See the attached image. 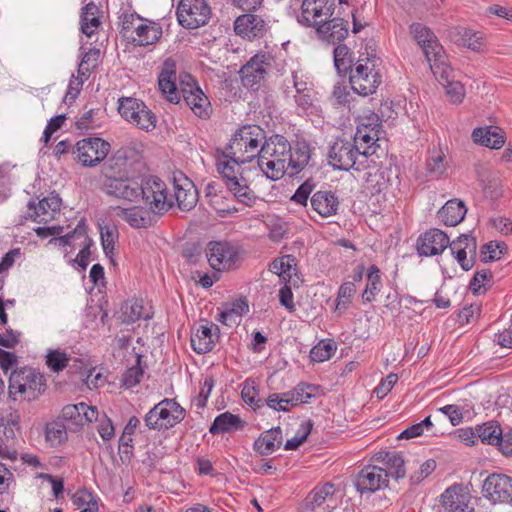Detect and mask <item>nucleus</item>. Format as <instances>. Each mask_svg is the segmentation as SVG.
Wrapping results in <instances>:
<instances>
[{
    "mask_svg": "<svg viewBox=\"0 0 512 512\" xmlns=\"http://www.w3.org/2000/svg\"><path fill=\"white\" fill-rule=\"evenodd\" d=\"M257 164L264 175L273 181L281 179L291 160V144L282 135H272L265 140L260 148Z\"/></svg>",
    "mask_w": 512,
    "mask_h": 512,
    "instance_id": "obj_1",
    "label": "nucleus"
},
{
    "mask_svg": "<svg viewBox=\"0 0 512 512\" xmlns=\"http://www.w3.org/2000/svg\"><path fill=\"white\" fill-rule=\"evenodd\" d=\"M267 140L265 131L257 125H247L240 128L226 148V157H235L242 163H247L260 156V148Z\"/></svg>",
    "mask_w": 512,
    "mask_h": 512,
    "instance_id": "obj_2",
    "label": "nucleus"
},
{
    "mask_svg": "<svg viewBox=\"0 0 512 512\" xmlns=\"http://www.w3.org/2000/svg\"><path fill=\"white\" fill-rule=\"evenodd\" d=\"M46 379L43 374L32 367H21L11 372L9 377L8 394L14 401L17 395L22 400L34 401L46 390Z\"/></svg>",
    "mask_w": 512,
    "mask_h": 512,
    "instance_id": "obj_3",
    "label": "nucleus"
},
{
    "mask_svg": "<svg viewBox=\"0 0 512 512\" xmlns=\"http://www.w3.org/2000/svg\"><path fill=\"white\" fill-rule=\"evenodd\" d=\"M373 147L368 146L360 151V146L347 140H337L328 153L329 164L334 169L361 171L370 167L368 157L373 155Z\"/></svg>",
    "mask_w": 512,
    "mask_h": 512,
    "instance_id": "obj_4",
    "label": "nucleus"
},
{
    "mask_svg": "<svg viewBox=\"0 0 512 512\" xmlns=\"http://www.w3.org/2000/svg\"><path fill=\"white\" fill-rule=\"evenodd\" d=\"M410 33L422 48L431 71H435L442 77L445 76L447 73V56L433 31L421 23H413L410 25Z\"/></svg>",
    "mask_w": 512,
    "mask_h": 512,
    "instance_id": "obj_5",
    "label": "nucleus"
},
{
    "mask_svg": "<svg viewBox=\"0 0 512 512\" xmlns=\"http://www.w3.org/2000/svg\"><path fill=\"white\" fill-rule=\"evenodd\" d=\"M118 112L132 125L139 129L149 131L156 126V116L144 102L132 97L119 99Z\"/></svg>",
    "mask_w": 512,
    "mask_h": 512,
    "instance_id": "obj_6",
    "label": "nucleus"
},
{
    "mask_svg": "<svg viewBox=\"0 0 512 512\" xmlns=\"http://www.w3.org/2000/svg\"><path fill=\"white\" fill-rule=\"evenodd\" d=\"M206 257L210 266L218 272L233 269L240 261L238 247L227 241L209 242Z\"/></svg>",
    "mask_w": 512,
    "mask_h": 512,
    "instance_id": "obj_7",
    "label": "nucleus"
},
{
    "mask_svg": "<svg viewBox=\"0 0 512 512\" xmlns=\"http://www.w3.org/2000/svg\"><path fill=\"white\" fill-rule=\"evenodd\" d=\"M180 93L186 105L196 116L203 119L210 117L212 112L210 101L190 74L180 75Z\"/></svg>",
    "mask_w": 512,
    "mask_h": 512,
    "instance_id": "obj_8",
    "label": "nucleus"
},
{
    "mask_svg": "<svg viewBox=\"0 0 512 512\" xmlns=\"http://www.w3.org/2000/svg\"><path fill=\"white\" fill-rule=\"evenodd\" d=\"M110 143L99 137L79 140L72 150L78 162L85 167H95L102 162L110 151Z\"/></svg>",
    "mask_w": 512,
    "mask_h": 512,
    "instance_id": "obj_9",
    "label": "nucleus"
},
{
    "mask_svg": "<svg viewBox=\"0 0 512 512\" xmlns=\"http://www.w3.org/2000/svg\"><path fill=\"white\" fill-rule=\"evenodd\" d=\"M176 14L181 26L196 29L207 24L211 9L205 0H181Z\"/></svg>",
    "mask_w": 512,
    "mask_h": 512,
    "instance_id": "obj_10",
    "label": "nucleus"
},
{
    "mask_svg": "<svg viewBox=\"0 0 512 512\" xmlns=\"http://www.w3.org/2000/svg\"><path fill=\"white\" fill-rule=\"evenodd\" d=\"M482 496L492 504L512 503V477L502 473H492L483 481Z\"/></svg>",
    "mask_w": 512,
    "mask_h": 512,
    "instance_id": "obj_11",
    "label": "nucleus"
},
{
    "mask_svg": "<svg viewBox=\"0 0 512 512\" xmlns=\"http://www.w3.org/2000/svg\"><path fill=\"white\" fill-rule=\"evenodd\" d=\"M271 62L272 56L268 53H259L253 56L240 70L243 85L257 90L270 70Z\"/></svg>",
    "mask_w": 512,
    "mask_h": 512,
    "instance_id": "obj_12",
    "label": "nucleus"
},
{
    "mask_svg": "<svg viewBox=\"0 0 512 512\" xmlns=\"http://www.w3.org/2000/svg\"><path fill=\"white\" fill-rule=\"evenodd\" d=\"M334 13V4L330 0H303L298 22L307 27L324 24Z\"/></svg>",
    "mask_w": 512,
    "mask_h": 512,
    "instance_id": "obj_13",
    "label": "nucleus"
},
{
    "mask_svg": "<svg viewBox=\"0 0 512 512\" xmlns=\"http://www.w3.org/2000/svg\"><path fill=\"white\" fill-rule=\"evenodd\" d=\"M350 83L353 90L363 96L373 94L381 83L380 76L369 65V59L365 63L358 62L354 70L350 72Z\"/></svg>",
    "mask_w": 512,
    "mask_h": 512,
    "instance_id": "obj_14",
    "label": "nucleus"
},
{
    "mask_svg": "<svg viewBox=\"0 0 512 512\" xmlns=\"http://www.w3.org/2000/svg\"><path fill=\"white\" fill-rule=\"evenodd\" d=\"M153 213L163 214L172 207L166 194V185L159 178H153L143 187L141 197Z\"/></svg>",
    "mask_w": 512,
    "mask_h": 512,
    "instance_id": "obj_15",
    "label": "nucleus"
},
{
    "mask_svg": "<svg viewBox=\"0 0 512 512\" xmlns=\"http://www.w3.org/2000/svg\"><path fill=\"white\" fill-rule=\"evenodd\" d=\"M102 191L109 196L129 202H136L143 193V186L126 177L114 180H103Z\"/></svg>",
    "mask_w": 512,
    "mask_h": 512,
    "instance_id": "obj_16",
    "label": "nucleus"
},
{
    "mask_svg": "<svg viewBox=\"0 0 512 512\" xmlns=\"http://www.w3.org/2000/svg\"><path fill=\"white\" fill-rule=\"evenodd\" d=\"M268 28L267 20L254 12H246L238 16L234 22L235 33L249 40L264 37Z\"/></svg>",
    "mask_w": 512,
    "mask_h": 512,
    "instance_id": "obj_17",
    "label": "nucleus"
},
{
    "mask_svg": "<svg viewBox=\"0 0 512 512\" xmlns=\"http://www.w3.org/2000/svg\"><path fill=\"white\" fill-rule=\"evenodd\" d=\"M388 475L385 469L376 465L364 467L356 476L355 486L363 493H373L388 486Z\"/></svg>",
    "mask_w": 512,
    "mask_h": 512,
    "instance_id": "obj_18",
    "label": "nucleus"
},
{
    "mask_svg": "<svg viewBox=\"0 0 512 512\" xmlns=\"http://www.w3.org/2000/svg\"><path fill=\"white\" fill-rule=\"evenodd\" d=\"M448 247L463 270L469 271L472 269L477 251V242L473 236L461 234L456 240L451 241Z\"/></svg>",
    "mask_w": 512,
    "mask_h": 512,
    "instance_id": "obj_19",
    "label": "nucleus"
},
{
    "mask_svg": "<svg viewBox=\"0 0 512 512\" xmlns=\"http://www.w3.org/2000/svg\"><path fill=\"white\" fill-rule=\"evenodd\" d=\"M449 243L450 240L446 233L433 228L419 236L416 248L420 256H435L441 254Z\"/></svg>",
    "mask_w": 512,
    "mask_h": 512,
    "instance_id": "obj_20",
    "label": "nucleus"
},
{
    "mask_svg": "<svg viewBox=\"0 0 512 512\" xmlns=\"http://www.w3.org/2000/svg\"><path fill=\"white\" fill-rule=\"evenodd\" d=\"M158 85L162 94L171 103H179L181 96L176 86V63L168 58L163 62L162 70L158 77Z\"/></svg>",
    "mask_w": 512,
    "mask_h": 512,
    "instance_id": "obj_21",
    "label": "nucleus"
},
{
    "mask_svg": "<svg viewBox=\"0 0 512 512\" xmlns=\"http://www.w3.org/2000/svg\"><path fill=\"white\" fill-rule=\"evenodd\" d=\"M128 150L118 149L101 167L104 180H114L128 176Z\"/></svg>",
    "mask_w": 512,
    "mask_h": 512,
    "instance_id": "obj_22",
    "label": "nucleus"
},
{
    "mask_svg": "<svg viewBox=\"0 0 512 512\" xmlns=\"http://www.w3.org/2000/svg\"><path fill=\"white\" fill-rule=\"evenodd\" d=\"M440 503L445 512H463L469 507V495L462 485L455 484L441 494Z\"/></svg>",
    "mask_w": 512,
    "mask_h": 512,
    "instance_id": "obj_23",
    "label": "nucleus"
},
{
    "mask_svg": "<svg viewBox=\"0 0 512 512\" xmlns=\"http://www.w3.org/2000/svg\"><path fill=\"white\" fill-rule=\"evenodd\" d=\"M110 211L117 217L125 220L132 228H148L152 225L150 212L142 207L122 208L120 206H111Z\"/></svg>",
    "mask_w": 512,
    "mask_h": 512,
    "instance_id": "obj_24",
    "label": "nucleus"
},
{
    "mask_svg": "<svg viewBox=\"0 0 512 512\" xmlns=\"http://www.w3.org/2000/svg\"><path fill=\"white\" fill-rule=\"evenodd\" d=\"M374 459L382 464L380 467L385 469L388 478L398 480L405 477V461L401 454L395 451H380L375 454Z\"/></svg>",
    "mask_w": 512,
    "mask_h": 512,
    "instance_id": "obj_25",
    "label": "nucleus"
},
{
    "mask_svg": "<svg viewBox=\"0 0 512 512\" xmlns=\"http://www.w3.org/2000/svg\"><path fill=\"white\" fill-rule=\"evenodd\" d=\"M472 139L481 146L500 149L505 144V133L498 126L478 127L473 130Z\"/></svg>",
    "mask_w": 512,
    "mask_h": 512,
    "instance_id": "obj_26",
    "label": "nucleus"
},
{
    "mask_svg": "<svg viewBox=\"0 0 512 512\" xmlns=\"http://www.w3.org/2000/svg\"><path fill=\"white\" fill-rule=\"evenodd\" d=\"M155 407L163 422L164 429L174 427L185 417V409L174 399H164L156 404Z\"/></svg>",
    "mask_w": 512,
    "mask_h": 512,
    "instance_id": "obj_27",
    "label": "nucleus"
},
{
    "mask_svg": "<svg viewBox=\"0 0 512 512\" xmlns=\"http://www.w3.org/2000/svg\"><path fill=\"white\" fill-rule=\"evenodd\" d=\"M219 331L217 325L211 323L201 325L195 334L191 336V346L199 354L207 353L214 347L215 339L218 337L213 333Z\"/></svg>",
    "mask_w": 512,
    "mask_h": 512,
    "instance_id": "obj_28",
    "label": "nucleus"
},
{
    "mask_svg": "<svg viewBox=\"0 0 512 512\" xmlns=\"http://www.w3.org/2000/svg\"><path fill=\"white\" fill-rule=\"evenodd\" d=\"M317 34L325 41L335 44L343 41L348 35L347 21L333 18L322 25H318Z\"/></svg>",
    "mask_w": 512,
    "mask_h": 512,
    "instance_id": "obj_29",
    "label": "nucleus"
},
{
    "mask_svg": "<svg viewBox=\"0 0 512 512\" xmlns=\"http://www.w3.org/2000/svg\"><path fill=\"white\" fill-rule=\"evenodd\" d=\"M310 203L312 209L322 217L335 215L339 207V200L331 191H317Z\"/></svg>",
    "mask_w": 512,
    "mask_h": 512,
    "instance_id": "obj_30",
    "label": "nucleus"
},
{
    "mask_svg": "<svg viewBox=\"0 0 512 512\" xmlns=\"http://www.w3.org/2000/svg\"><path fill=\"white\" fill-rule=\"evenodd\" d=\"M282 444V430L274 427L264 431L253 444L254 450L260 455L266 456L271 454L276 448Z\"/></svg>",
    "mask_w": 512,
    "mask_h": 512,
    "instance_id": "obj_31",
    "label": "nucleus"
},
{
    "mask_svg": "<svg viewBox=\"0 0 512 512\" xmlns=\"http://www.w3.org/2000/svg\"><path fill=\"white\" fill-rule=\"evenodd\" d=\"M240 164H243L240 160L235 157H226V152L223 157L217 161V171L221 175L225 182V185H236L235 182H239L240 179L244 178L240 172Z\"/></svg>",
    "mask_w": 512,
    "mask_h": 512,
    "instance_id": "obj_32",
    "label": "nucleus"
},
{
    "mask_svg": "<svg viewBox=\"0 0 512 512\" xmlns=\"http://www.w3.org/2000/svg\"><path fill=\"white\" fill-rule=\"evenodd\" d=\"M61 199L57 195H52L40 200L37 204L29 202L28 207L33 210L30 217L36 222L47 221L46 216L52 218V213L60 209Z\"/></svg>",
    "mask_w": 512,
    "mask_h": 512,
    "instance_id": "obj_33",
    "label": "nucleus"
},
{
    "mask_svg": "<svg viewBox=\"0 0 512 512\" xmlns=\"http://www.w3.org/2000/svg\"><path fill=\"white\" fill-rule=\"evenodd\" d=\"M175 199L178 207L183 211H189L195 207L198 200V191L195 186L185 179L184 184L174 181Z\"/></svg>",
    "mask_w": 512,
    "mask_h": 512,
    "instance_id": "obj_34",
    "label": "nucleus"
},
{
    "mask_svg": "<svg viewBox=\"0 0 512 512\" xmlns=\"http://www.w3.org/2000/svg\"><path fill=\"white\" fill-rule=\"evenodd\" d=\"M245 422L237 415L230 412H224L218 415L209 428V432L213 435L224 434L232 431L243 429Z\"/></svg>",
    "mask_w": 512,
    "mask_h": 512,
    "instance_id": "obj_35",
    "label": "nucleus"
},
{
    "mask_svg": "<svg viewBox=\"0 0 512 512\" xmlns=\"http://www.w3.org/2000/svg\"><path fill=\"white\" fill-rule=\"evenodd\" d=\"M467 209L463 202L449 200L438 211V217L446 226H456L465 217Z\"/></svg>",
    "mask_w": 512,
    "mask_h": 512,
    "instance_id": "obj_36",
    "label": "nucleus"
},
{
    "mask_svg": "<svg viewBox=\"0 0 512 512\" xmlns=\"http://www.w3.org/2000/svg\"><path fill=\"white\" fill-rule=\"evenodd\" d=\"M162 36V29L153 22L146 23L144 20L136 26V36H131L134 43L139 46H147L156 43Z\"/></svg>",
    "mask_w": 512,
    "mask_h": 512,
    "instance_id": "obj_37",
    "label": "nucleus"
},
{
    "mask_svg": "<svg viewBox=\"0 0 512 512\" xmlns=\"http://www.w3.org/2000/svg\"><path fill=\"white\" fill-rule=\"evenodd\" d=\"M450 36L456 44L467 47L472 51L479 52L483 45L482 38L478 36V33L465 27L454 28Z\"/></svg>",
    "mask_w": 512,
    "mask_h": 512,
    "instance_id": "obj_38",
    "label": "nucleus"
},
{
    "mask_svg": "<svg viewBox=\"0 0 512 512\" xmlns=\"http://www.w3.org/2000/svg\"><path fill=\"white\" fill-rule=\"evenodd\" d=\"M100 10L94 2L87 3L81 13V31L91 37L100 27Z\"/></svg>",
    "mask_w": 512,
    "mask_h": 512,
    "instance_id": "obj_39",
    "label": "nucleus"
},
{
    "mask_svg": "<svg viewBox=\"0 0 512 512\" xmlns=\"http://www.w3.org/2000/svg\"><path fill=\"white\" fill-rule=\"evenodd\" d=\"M447 73L445 76H441L437 74L435 71H432L436 79L445 87L446 93L450 98V101L453 103H461L465 96L464 86L459 81H454L452 79V69L447 64Z\"/></svg>",
    "mask_w": 512,
    "mask_h": 512,
    "instance_id": "obj_40",
    "label": "nucleus"
},
{
    "mask_svg": "<svg viewBox=\"0 0 512 512\" xmlns=\"http://www.w3.org/2000/svg\"><path fill=\"white\" fill-rule=\"evenodd\" d=\"M448 161L442 150H434L426 162V172L431 178L438 179L446 172Z\"/></svg>",
    "mask_w": 512,
    "mask_h": 512,
    "instance_id": "obj_41",
    "label": "nucleus"
},
{
    "mask_svg": "<svg viewBox=\"0 0 512 512\" xmlns=\"http://www.w3.org/2000/svg\"><path fill=\"white\" fill-rule=\"evenodd\" d=\"M477 439L483 444L496 445L501 441V427L497 422L490 421L476 426Z\"/></svg>",
    "mask_w": 512,
    "mask_h": 512,
    "instance_id": "obj_42",
    "label": "nucleus"
},
{
    "mask_svg": "<svg viewBox=\"0 0 512 512\" xmlns=\"http://www.w3.org/2000/svg\"><path fill=\"white\" fill-rule=\"evenodd\" d=\"M310 160V148L306 143H298L294 152L291 151L289 168L291 175L300 172Z\"/></svg>",
    "mask_w": 512,
    "mask_h": 512,
    "instance_id": "obj_43",
    "label": "nucleus"
},
{
    "mask_svg": "<svg viewBox=\"0 0 512 512\" xmlns=\"http://www.w3.org/2000/svg\"><path fill=\"white\" fill-rule=\"evenodd\" d=\"M364 132L365 126H358L352 143L360 146V151H363L365 147L372 146L374 154L377 148L376 142L379 140V129L375 125L369 130L370 134H365Z\"/></svg>",
    "mask_w": 512,
    "mask_h": 512,
    "instance_id": "obj_44",
    "label": "nucleus"
},
{
    "mask_svg": "<svg viewBox=\"0 0 512 512\" xmlns=\"http://www.w3.org/2000/svg\"><path fill=\"white\" fill-rule=\"evenodd\" d=\"M119 232L115 226H100V238L105 255L112 258Z\"/></svg>",
    "mask_w": 512,
    "mask_h": 512,
    "instance_id": "obj_45",
    "label": "nucleus"
},
{
    "mask_svg": "<svg viewBox=\"0 0 512 512\" xmlns=\"http://www.w3.org/2000/svg\"><path fill=\"white\" fill-rule=\"evenodd\" d=\"M83 402L78 404H69L62 409V418L67 421L69 427L76 430L83 427Z\"/></svg>",
    "mask_w": 512,
    "mask_h": 512,
    "instance_id": "obj_46",
    "label": "nucleus"
},
{
    "mask_svg": "<svg viewBox=\"0 0 512 512\" xmlns=\"http://www.w3.org/2000/svg\"><path fill=\"white\" fill-rule=\"evenodd\" d=\"M379 273L380 270L375 265H372L368 270V283L362 294V297L366 302H372L375 295L380 290L381 282Z\"/></svg>",
    "mask_w": 512,
    "mask_h": 512,
    "instance_id": "obj_47",
    "label": "nucleus"
},
{
    "mask_svg": "<svg viewBox=\"0 0 512 512\" xmlns=\"http://www.w3.org/2000/svg\"><path fill=\"white\" fill-rule=\"evenodd\" d=\"M236 185H228L227 188L231 191L234 196L242 203L246 205H251L256 196L248 186V181L246 178L240 179L239 182H235Z\"/></svg>",
    "mask_w": 512,
    "mask_h": 512,
    "instance_id": "obj_48",
    "label": "nucleus"
},
{
    "mask_svg": "<svg viewBox=\"0 0 512 512\" xmlns=\"http://www.w3.org/2000/svg\"><path fill=\"white\" fill-rule=\"evenodd\" d=\"M72 502L77 507L85 506L80 512H98V503L91 492L86 489L78 490L72 496Z\"/></svg>",
    "mask_w": 512,
    "mask_h": 512,
    "instance_id": "obj_49",
    "label": "nucleus"
},
{
    "mask_svg": "<svg viewBox=\"0 0 512 512\" xmlns=\"http://www.w3.org/2000/svg\"><path fill=\"white\" fill-rule=\"evenodd\" d=\"M334 486L332 484H325L322 487L315 488L309 493L306 498L305 505L308 508L314 509L322 505L329 495L333 494Z\"/></svg>",
    "mask_w": 512,
    "mask_h": 512,
    "instance_id": "obj_50",
    "label": "nucleus"
},
{
    "mask_svg": "<svg viewBox=\"0 0 512 512\" xmlns=\"http://www.w3.org/2000/svg\"><path fill=\"white\" fill-rule=\"evenodd\" d=\"M46 440L52 445H58L67 438V426L61 422H51L46 425Z\"/></svg>",
    "mask_w": 512,
    "mask_h": 512,
    "instance_id": "obj_51",
    "label": "nucleus"
},
{
    "mask_svg": "<svg viewBox=\"0 0 512 512\" xmlns=\"http://www.w3.org/2000/svg\"><path fill=\"white\" fill-rule=\"evenodd\" d=\"M336 351V344L333 341H320L310 351V358L314 362H323L330 359Z\"/></svg>",
    "mask_w": 512,
    "mask_h": 512,
    "instance_id": "obj_52",
    "label": "nucleus"
},
{
    "mask_svg": "<svg viewBox=\"0 0 512 512\" xmlns=\"http://www.w3.org/2000/svg\"><path fill=\"white\" fill-rule=\"evenodd\" d=\"M295 260V258L292 255H285L281 258H277L269 266V270L277 274L279 277H281L283 280H287L291 278V267L292 262Z\"/></svg>",
    "mask_w": 512,
    "mask_h": 512,
    "instance_id": "obj_53",
    "label": "nucleus"
},
{
    "mask_svg": "<svg viewBox=\"0 0 512 512\" xmlns=\"http://www.w3.org/2000/svg\"><path fill=\"white\" fill-rule=\"evenodd\" d=\"M123 321L125 323H134L141 318L147 319L149 315H144V307L142 302L139 300H135L131 303H126L123 307Z\"/></svg>",
    "mask_w": 512,
    "mask_h": 512,
    "instance_id": "obj_54",
    "label": "nucleus"
},
{
    "mask_svg": "<svg viewBox=\"0 0 512 512\" xmlns=\"http://www.w3.org/2000/svg\"><path fill=\"white\" fill-rule=\"evenodd\" d=\"M68 355L60 350H50L46 355V364L53 372H60L67 367Z\"/></svg>",
    "mask_w": 512,
    "mask_h": 512,
    "instance_id": "obj_55",
    "label": "nucleus"
},
{
    "mask_svg": "<svg viewBox=\"0 0 512 512\" xmlns=\"http://www.w3.org/2000/svg\"><path fill=\"white\" fill-rule=\"evenodd\" d=\"M506 250V245L504 243L498 242H489L482 246L481 248V260L483 262H489L496 259H500L501 255Z\"/></svg>",
    "mask_w": 512,
    "mask_h": 512,
    "instance_id": "obj_56",
    "label": "nucleus"
},
{
    "mask_svg": "<svg viewBox=\"0 0 512 512\" xmlns=\"http://www.w3.org/2000/svg\"><path fill=\"white\" fill-rule=\"evenodd\" d=\"M140 362L141 357L138 355L136 359V365L128 368L124 372L121 381L127 388L133 387L140 382V379L143 376V370L140 366Z\"/></svg>",
    "mask_w": 512,
    "mask_h": 512,
    "instance_id": "obj_57",
    "label": "nucleus"
},
{
    "mask_svg": "<svg viewBox=\"0 0 512 512\" xmlns=\"http://www.w3.org/2000/svg\"><path fill=\"white\" fill-rule=\"evenodd\" d=\"M99 55L100 51L98 49H91L84 54L78 68V74L80 77L87 78L90 70L96 67Z\"/></svg>",
    "mask_w": 512,
    "mask_h": 512,
    "instance_id": "obj_58",
    "label": "nucleus"
},
{
    "mask_svg": "<svg viewBox=\"0 0 512 512\" xmlns=\"http://www.w3.org/2000/svg\"><path fill=\"white\" fill-rule=\"evenodd\" d=\"M315 390L316 387L314 385L300 383L294 389L290 390V393L293 394L295 405H298L307 403L310 398L314 397Z\"/></svg>",
    "mask_w": 512,
    "mask_h": 512,
    "instance_id": "obj_59",
    "label": "nucleus"
},
{
    "mask_svg": "<svg viewBox=\"0 0 512 512\" xmlns=\"http://www.w3.org/2000/svg\"><path fill=\"white\" fill-rule=\"evenodd\" d=\"M121 19V32L124 37L131 38L128 33L133 30L136 32V26L140 25L142 22V18L136 13H123L120 17Z\"/></svg>",
    "mask_w": 512,
    "mask_h": 512,
    "instance_id": "obj_60",
    "label": "nucleus"
},
{
    "mask_svg": "<svg viewBox=\"0 0 512 512\" xmlns=\"http://www.w3.org/2000/svg\"><path fill=\"white\" fill-rule=\"evenodd\" d=\"M436 468V462L433 459L426 460L419 468L410 476V482L413 485L419 484L423 479L428 477Z\"/></svg>",
    "mask_w": 512,
    "mask_h": 512,
    "instance_id": "obj_61",
    "label": "nucleus"
},
{
    "mask_svg": "<svg viewBox=\"0 0 512 512\" xmlns=\"http://www.w3.org/2000/svg\"><path fill=\"white\" fill-rule=\"evenodd\" d=\"M355 291L356 289L353 282L343 283L338 291L336 308L340 309L341 305H343V307L346 308L347 304L350 303V299L355 293Z\"/></svg>",
    "mask_w": 512,
    "mask_h": 512,
    "instance_id": "obj_62",
    "label": "nucleus"
},
{
    "mask_svg": "<svg viewBox=\"0 0 512 512\" xmlns=\"http://www.w3.org/2000/svg\"><path fill=\"white\" fill-rule=\"evenodd\" d=\"M398 381L397 374L390 373L380 384L374 389V394L378 399H383Z\"/></svg>",
    "mask_w": 512,
    "mask_h": 512,
    "instance_id": "obj_63",
    "label": "nucleus"
},
{
    "mask_svg": "<svg viewBox=\"0 0 512 512\" xmlns=\"http://www.w3.org/2000/svg\"><path fill=\"white\" fill-rule=\"evenodd\" d=\"M313 188H314V184L310 180L305 181L296 190L294 195L291 197V200L295 201L298 204L306 206L309 195L313 191Z\"/></svg>",
    "mask_w": 512,
    "mask_h": 512,
    "instance_id": "obj_64",
    "label": "nucleus"
}]
</instances>
